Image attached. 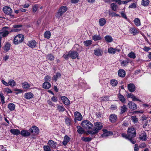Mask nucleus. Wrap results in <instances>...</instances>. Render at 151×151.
Here are the masks:
<instances>
[{
  "label": "nucleus",
  "instance_id": "f257e3e1",
  "mask_svg": "<svg viewBox=\"0 0 151 151\" xmlns=\"http://www.w3.org/2000/svg\"><path fill=\"white\" fill-rule=\"evenodd\" d=\"M31 134H32L30 138L31 139H34L36 138L35 137L39 133V129L36 126L32 127L29 129Z\"/></svg>",
  "mask_w": 151,
  "mask_h": 151
},
{
  "label": "nucleus",
  "instance_id": "f03ea898",
  "mask_svg": "<svg viewBox=\"0 0 151 151\" xmlns=\"http://www.w3.org/2000/svg\"><path fill=\"white\" fill-rule=\"evenodd\" d=\"M127 134L128 135V137L129 138V141L133 142V138L136 136V130L134 128H130L128 129Z\"/></svg>",
  "mask_w": 151,
  "mask_h": 151
},
{
  "label": "nucleus",
  "instance_id": "7ed1b4c3",
  "mask_svg": "<svg viewBox=\"0 0 151 151\" xmlns=\"http://www.w3.org/2000/svg\"><path fill=\"white\" fill-rule=\"evenodd\" d=\"M24 39V36L21 34H19L17 35L14 39V43L15 45H18L22 43Z\"/></svg>",
  "mask_w": 151,
  "mask_h": 151
},
{
  "label": "nucleus",
  "instance_id": "20e7f679",
  "mask_svg": "<svg viewBox=\"0 0 151 151\" xmlns=\"http://www.w3.org/2000/svg\"><path fill=\"white\" fill-rule=\"evenodd\" d=\"M82 127L86 129H90L93 127L92 124L89 121H83L81 123Z\"/></svg>",
  "mask_w": 151,
  "mask_h": 151
},
{
  "label": "nucleus",
  "instance_id": "39448f33",
  "mask_svg": "<svg viewBox=\"0 0 151 151\" xmlns=\"http://www.w3.org/2000/svg\"><path fill=\"white\" fill-rule=\"evenodd\" d=\"M103 126L100 122H96L95 124V127L94 128L93 132L92 134H95L97 133L99 130H101L103 127Z\"/></svg>",
  "mask_w": 151,
  "mask_h": 151
},
{
  "label": "nucleus",
  "instance_id": "423d86ee",
  "mask_svg": "<svg viewBox=\"0 0 151 151\" xmlns=\"http://www.w3.org/2000/svg\"><path fill=\"white\" fill-rule=\"evenodd\" d=\"M67 8L66 6H61L59 9L56 14V16L58 18L61 17L63 14L67 10Z\"/></svg>",
  "mask_w": 151,
  "mask_h": 151
},
{
  "label": "nucleus",
  "instance_id": "0eeeda50",
  "mask_svg": "<svg viewBox=\"0 0 151 151\" xmlns=\"http://www.w3.org/2000/svg\"><path fill=\"white\" fill-rule=\"evenodd\" d=\"M10 29L7 27H4L2 28V32L0 33V35L3 37H5L9 34V31Z\"/></svg>",
  "mask_w": 151,
  "mask_h": 151
},
{
  "label": "nucleus",
  "instance_id": "6e6552de",
  "mask_svg": "<svg viewBox=\"0 0 151 151\" xmlns=\"http://www.w3.org/2000/svg\"><path fill=\"white\" fill-rule=\"evenodd\" d=\"M3 10L5 14L10 15L11 16H13V15L11 14L12 12V10L10 7L7 6H5L3 7Z\"/></svg>",
  "mask_w": 151,
  "mask_h": 151
},
{
  "label": "nucleus",
  "instance_id": "1a4fd4ad",
  "mask_svg": "<svg viewBox=\"0 0 151 151\" xmlns=\"http://www.w3.org/2000/svg\"><path fill=\"white\" fill-rule=\"evenodd\" d=\"M69 55L70 57L73 59H74L78 57L79 54L76 51H69Z\"/></svg>",
  "mask_w": 151,
  "mask_h": 151
},
{
  "label": "nucleus",
  "instance_id": "9d476101",
  "mask_svg": "<svg viewBox=\"0 0 151 151\" xmlns=\"http://www.w3.org/2000/svg\"><path fill=\"white\" fill-rule=\"evenodd\" d=\"M61 99L64 104L66 105H69L70 104V101L68 98L64 96L61 97Z\"/></svg>",
  "mask_w": 151,
  "mask_h": 151
},
{
  "label": "nucleus",
  "instance_id": "9b49d317",
  "mask_svg": "<svg viewBox=\"0 0 151 151\" xmlns=\"http://www.w3.org/2000/svg\"><path fill=\"white\" fill-rule=\"evenodd\" d=\"M128 104L129 108L131 109L135 110L137 108V105L136 104L132 101L129 102Z\"/></svg>",
  "mask_w": 151,
  "mask_h": 151
},
{
  "label": "nucleus",
  "instance_id": "f8f14e48",
  "mask_svg": "<svg viewBox=\"0 0 151 151\" xmlns=\"http://www.w3.org/2000/svg\"><path fill=\"white\" fill-rule=\"evenodd\" d=\"M128 90L131 92L134 91L135 90V86L134 84L130 83L127 86Z\"/></svg>",
  "mask_w": 151,
  "mask_h": 151
},
{
  "label": "nucleus",
  "instance_id": "ddd939ff",
  "mask_svg": "<svg viewBox=\"0 0 151 151\" xmlns=\"http://www.w3.org/2000/svg\"><path fill=\"white\" fill-rule=\"evenodd\" d=\"M120 50L117 49L116 48L110 47L108 49V52L110 54H114L116 52H119Z\"/></svg>",
  "mask_w": 151,
  "mask_h": 151
},
{
  "label": "nucleus",
  "instance_id": "4468645a",
  "mask_svg": "<svg viewBox=\"0 0 151 151\" xmlns=\"http://www.w3.org/2000/svg\"><path fill=\"white\" fill-rule=\"evenodd\" d=\"M75 119L78 121H81L82 119V117L81 114L78 112L76 111L75 113Z\"/></svg>",
  "mask_w": 151,
  "mask_h": 151
},
{
  "label": "nucleus",
  "instance_id": "2eb2a0df",
  "mask_svg": "<svg viewBox=\"0 0 151 151\" xmlns=\"http://www.w3.org/2000/svg\"><path fill=\"white\" fill-rule=\"evenodd\" d=\"M36 43V42L35 40H32L28 42L27 45L30 47L33 48L35 47Z\"/></svg>",
  "mask_w": 151,
  "mask_h": 151
},
{
  "label": "nucleus",
  "instance_id": "dca6fc26",
  "mask_svg": "<svg viewBox=\"0 0 151 151\" xmlns=\"http://www.w3.org/2000/svg\"><path fill=\"white\" fill-rule=\"evenodd\" d=\"M139 138L142 141H145L147 137L146 133L143 132L140 134Z\"/></svg>",
  "mask_w": 151,
  "mask_h": 151
},
{
  "label": "nucleus",
  "instance_id": "f3484780",
  "mask_svg": "<svg viewBox=\"0 0 151 151\" xmlns=\"http://www.w3.org/2000/svg\"><path fill=\"white\" fill-rule=\"evenodd\" d=\"M33 96V94L31 92L25 93L24 95V98L27 99H30L32 98Z\"/></svg>",
  "mask_w": 151,
  "mask_h": 151
},
{
  "label": "nucleus",
  "instance_id": "a211bd4d",
  "mask_svg": "<svg viewBox=\"0 0 151 151\" xmlns=\"http://www.w3.org/2000/svg\"><path fill=\"white\" fill-rule=\"evenodd\" d=\"M117 120L116 116L114 114H111L109 117V120L112 122H115Z\"/></svg>",
  "mask_w": 151,
  "mask_h": 151
},
{
  "label": "nucleus",
  "instance_id": "6ab92c4d",
  "mask_svg": "<svg viewBox=\"0 0 151 151\" xmlns=\"http://www.w3.org/2000/svg\"><path fill=\"white\" fill-rule=\"evenodd\" d=\"M118 74L119 77H124L125 75V71L122 69H120L118 71Z\"/></svg>",
  "mask_w": 151,
  "mask_h": 151
},
{
  "label": "nucleus",
  "instance_id": "aec40b11",
  "mask_svg": "<svg viewBox=\"0 0 151 151\" xmlns=\"http://www.w3.org/2000/svg\"><path fill=\"white\" fill-rule=\"evenodd\" d=\"M51 86V85L47 81L45 82L42 85L43 87L44 88L46 89L49 88Z\"/></svg>",
  "mask_w": 151,
  "mask_h": 151
},
{
  "label": "nucleus",
  "instance_id": "412c9836",
  "mask_svg": "<svg viewBox=\"0 0 151 151\" xmlns=\"http://www.w3.org/2000/svg\"><path fill=\"white\" fill-rule=\"evenodd\" d=\"M94 51L95 55L97 56L102 55V51L99 49H95Z\"/></svg>",
  "mask_w": 151,
  "mask_h": 151
},
{
  "label": "nucleus",
  "instance_id": "4be33fe9",
  "mask_svg": "<svg viewBox=\"0 0 151 151\" xmlns=\"http://www.w3.org/2000/svg\"><path fill=\"white\" fill-rule=\"evenodd\" d=\"M117 96L119 100L121 101L122 103H124L125 101V99L124 97L122 95H121L120 93H119L117 95Z\"/></svg>",
  "mask_w": 151,
  "mask_h": 151
},
{
  "label": "nucleus",
  "instance_id": "5701e85b",
  "mask_svg": "<svg viewBox=\"0 0 151 151\" xmlns=\"http://www.w3.org/2000/svg\"><path fill=\"white\" fill-rule=\"evenodd\" d=\"M129 32L131 33L134 35H135L138 33V31L134 27L131 28L129 29Z\"/></svg>",
  "mask_w": 151,
  "mask_h": 151
},
{
  "label": "nucleus",
  "instance_id": "b1692460",
  "mask_svg": "<svg viewBox=\"0 0 151 151\" xmlns=\"http://www.w3.org/2000/svg\"><path fill=\"white\" fill-rule=\"evenodd\" d=\"M10 44L9 43L7 42L3 47V49L5 51L7 52L10 50Z\"/></svg>",
  "mask_w": 151,
  "mask_h": 151
},
{
  "label": "nucleus",
  "instance_id": "393cba45",
  "mask_svg": "<svg viewBox=\"0 0 151 151\" xmlns=\"http://www.w3.org/2000/svg\"><path fill=\"white\" fill-rule=\"evenodd\" d=\"M21 135L24 137H27L30 135V133L29 132L26 130L22 131L20 133Z\"/></svg>",
  "mask_w": 151,
  "mask_h": 151
},
{
  "label": "nucleus",
  "instance_id": "a878e982",
  "mask_svg": "<svg viewBox=\"0 0 151 151\" xmlns=\"http://www.w3.org/2000/svg\"><path fill=\"white\" fill-rule=\"evenodd\" d=\"M104 131L105 132L102 134L103 137H107L112 134V133L111 132H107V130L104 129Z\"/></svg>",
  "mask_w": 151,
  "mask_h": 151
},
{
  "label": "nucleus",
  "instance_id": "bb28decb",
  "mask_svg": "<svg viewBox=\"0 0 151 151\" xmlns=\"http://www.w3.org/2000/svg\"><path fill=\"white\" fill-rule=\"evenodd\" d=\"M15 105L12 103H9L8 106L9 109L10 111H14L15 109Z\"/></svg>",
  "mask_w": 151,
  "mask_h": 151
},
{
  "label": "nucleus",
  "instance_id": "cd10ccee",
  "mask_svg": "<svg viewBox=\"0 0 151 151\" xmlns=\"http://www.w3.org/2000/svg\"><path fill=\"white\" fill-rule=\"evenodd\" d=\"M99 22L100 25L102 26L106 23V20L105 18H102L100 19Z\"/></svg>",
  "mask_w": 151,
  "mask_h": 151
},
{
  "label": "nucleus",
  "instance_id": "c85d7f7f",
  "mask_svg": "<svg viewBox=\"0 0 151 151\" xmlns=\"http://www.w3.org/2000/svg\"><path fill=\"white\" fill-rule=\"evenodd\" d=\"M11 132L14 135H17L20 133L19 130L17 129H12L10 130Z\"/></svg>",
  "mask_w": 151,
  "mask_h": 151
},
{
  "label": "nucleus",
  "instance_id": "c756f323",
  "mask_svg": "<svg viewBox=\"0 0 151 151\" xmlns=\"http://www.w3.org/2000/svg\"><path fill=\"white\" fill-rule=\"evenodd\" d=\"M77 132L79 134H82L84 132V130H83V128L79 126H77Z\"/></svg>",
  "mask_w": 151,
  "mask_h": 151
},
{
  "label": "nucleus",
  "instance_id": "7c9ffc66",
  "mask_svg": "<svg viewBox=\"0 0 151 151\" xmlns=\"http://www.w3.org/2000/svg\"><path fill=\"white\" fill-rule=\"evenodd\" d=\"M134 22L137 26H139L141 25L140 20L138 18H135L134 20Z\"/></svg>",
  "mask_w": 151,
  "mask_h": 151
},
{
  "label": "nucleus",
  "instance_id": "2f4dec72",
  "mask_svg": "<svg viewBox=\"0 0 151 151\" xmlns=\"http://www.w3.org/2000/svg\"><path fill=\"white\" fill-rule=\"evenodd\" d=\"M106 41L108 42H110L112 41L113 39L111 37L110 35H106L105 37Z\"/></svg>",
  "mask_w": 151,
  "mask_h": 151
},
{
  "label": "nucleus",
  "instance_id": "473e14b6",
  "mask_svg": "<svg viewBox=\"0 0 151 151\" xmlns=\"http://www.w3.org/2000/svg\"><path fill=\"white\" fill-rule=\"evenodd\" d=\"M22 84L23 85L22 87L24 89H28L30 87L29 84L27 82L22 83Z\"/></svg>",
  "mask_w": 151,
  "mask_h": 151
},
{
  "label": "nucleus",
  "instance_id": "72a5a7b5",
  "mask_svg": "<svg viewBox=\"0 0 151 151\" xmlns=\"http://www.w3.org/2000/svg\"><path fill=\"white\" fill-rule=\"evenodd\" d=\"M118 81L115 79H113L111 80L110 83L113 86H116L118 84Z\"/></svg>",
  "mask_w": 151,
  "mask_h": 151
},
{
  "label": "nucleus",
  "instance_id": "f704fd0d",
  "mask_svg": "<svg viewBox=\"0 0 151 151\" xmlns=\"http://www.w3.org/2000/svg\"><path fill=\"white\" fill-rule=\"evenodd\" d=\"M127 109L126 105H124L121 107V114H122L125 112Z\"/></svg>",
  "mask_w": 151,
  "mask_h": 151
},
{
  "label": "nucleus",
  "instance_id": "c9c22d12",
  "mask_svg": "<svg viewBox=\"0 0 151 151\" xmlns=\"http://www.w3.org/2000/svg\"><path fill=\"white\" fill-rule=\"evenodd\" d=\"M57 109L60 112H63L66 110L65 108L63 106L60 105H58Z\"/></svg>",
  "mask_w": 151,
  "mask_h": 151
},
{
  "label": "nucleus",
  "instance_id": "e433bc0d",
  "mask_svg": "<svg viewBox=\"0 0 151 151\" xmlns=\"http://www.w3.org/2000/svg\"><path fill=\"white\" fill-rule=\"evenodd\" d=\"M92 39L94 41H97L101 40V37L99 35H94L92 37Z\"/></svg>",
  "mask_w": 151,
  "mask_h": 151
},
{
  "label": "nucleus",
  "instance_id": "4c0bfd02",
  "mask_svg": "<svg viewBox=\"0 0 151 151\" xmlns=\"http://www.w3.org/2000/svg\"><path fill=\"white\" fill-rule=\"evenodd\" d=\"M61 75L60 73H57L55 75H54L53 77V79L56 81L57 80L58 78L60 77Z\"/></svg>",
  "mask_w": 151,
  "mask_h": 151
},
{
  "label": "nucleus",
  "instance_id": "58836bf2",
  "mask_svg": "<svg viewBox=\"0 0 151 151\" xmlns=\"http://www.w3.org/2000/svg\"><path fill=\"white\" fill-rule=\"evenodd\" d=\"M51 33L49 31H46L44 33V37L47 39H49Z\"/></svg>",
  "mask_w": 151,
  "mask_h": 151
},
{
  "label": "nucleus",
  "instance_id": "ea45409f",
  "mask_svg": "<svg viewBox=\"0 0 151 151\" xmlns=\"http://www.w3.org/2000/svg\"><path fill=\"white\" fill-rule=\"evenodd\" d=\"M54 56L52 55L51 54H50L47 55V58L50 60V61H52L54 59Z\"/></svg>",
  "mask_w": 151,
  "mask_h": 151
},
{
  "label": "nucleus",
  "instance_id": "a19ab883",
  "mask_svg": "<svg viewBox=\"0 0 151 151\" xmlns=\"http://www.w3.org/2000/svg\"><path fill=\"white\" fill-rule=\"evenodd\" d=\"M111 8L113 10L116 11L117 9V6L116 3H113L111 5Z\"/></svg>",
  "mask_w": 151,
  "mask_h": 151
},
{
  "label": "nucleus",
  "instance_id": "79ce46f5",
  "mask_svg": "<svg viewBox=\"0 0 151 151\" xmlns=\"http://www.w3.org/2000/svg\"><path fill=\"white\" fill-rule=\"evenodd\" d=\"M8 84L10 86L13 87L14 86L16 85L15 82L13 80H9L8 81Z\"/></svg>",
  "mask_w": 151,
  "mask_h": 151
},
{
  "label": "nucleus",
  "instance_id": "37998d69",
  "mask_svg": "<svg viewBox=\"0 0 151 151\" xmlns=\"http://www.w3.org/2000/svg\"><path fill=\"white\" fill-rule=\"evenodd\" d=\"M128 56L131 58L134 59L136 57L135 54L134 52H131L128 54Z\"/></svg>",
  "mask_w": 151,
  "mask_h": 151
},
{
  "label": "nucleus",
  "instance_id": "c03bdc74",
  "mask_svg": "<svg viewBox=\"0 0 151 151\" xmlns=\"http://www.w3.org/2000/svg\"><path fill=\"white\" fill-rule=\"evenodd\" d=\"M92 41L91 40H89L84 41L83 42V43L84 44V45L85 46L87 47L90 45L92 44Z\"/></svg>",
  "mask_w": 151,
  "mask_h": 151
},
{
  "label": "nucleus",
  "instance_id": "a18cd8bd",
  "mask_svg": "<svg viewBox=\"0 0 151 151\" xmlns=\"http://www.w3.org/2000/svg\"><path fill=\"white\" fill-rule=\"evenodd\" d=\"M149 0H142V5L144 6H147L149 4Z\"/></svg>",
  "mask_w": 151,
  "mask_h": 151
},
{
  "label": "nucleus",
  "instance_id": "49530a36",
  "mask_svg": "<svg viewBox=\"0 0 151 151\" xmlns=\"http://www.w3.org/2000/svg\"><path fill=\"white\" fill-rule=\"evenodd\" d=\"M91 138L89 137H83L81 138L82 140L85 142H89L91 140Z\"/></svg>",
  "mask_w": 151,
  "mask_h": 151
},
{
  "label": "nucleus",
  "instance_id": "de8ad7c7",
  "mask_svg": "<svg viewBox=\"0 0 151 151\" xmlns=\"http://www.w3.org/2000/svg\"><path fill=\"white\" fill-rule=\"evenodd\" d=\"M48 143L50 146L53 148H55L56 147V143L55 142H48Z\"/></svg>",
  "mask_w": 151,
  "mask_h": 151
},
{
  "label": "nucleus",
  "instance_id": "09e8293b",
  "mask_svg": "<svg viewBox=\"0 0 151 151\" xmlns=\"http://www.w3.org/2000/svg\"><path fill=\"white\" fill-rule=\"evenodd\" d=\"M132 120L134 123H137L138 121V119L136 117V116H132L131 117Z\"/></svg>",
  "mask_w": 151,
  "mask_h": 151
},
{
  "label": "nucleus",
  "instance_id": "8fccbe9b",
  "mask_svg": "<svg viewBox=\"0 0 151 151\" xmlns=\"http://www.w3.org/2000/svg\"><path fill=\"white\" fill-rule=\"evenodd\" d=\"M128 62L127 60H124L121 62V65L123 66H126L128 64Z\"/></svg>",
  "mask_w": 151,
  "mask_h": 151
},
{
  "label": "nucleus",
  "instance_id": "3c124183",
  "mask_svg": "<svg viewBox=\"0 0 151 151\" xmlns=\"http://www.w3.org/2000/svg\"><path fill=\"white\" fill-rule=\"evenodd\" d=\"M109 14L112 16V17H115V16H119L116 14L114 12H111L110 11H109Z\"/></svg>",
  "mask_w": 151,
  "mask_h": 151
},
{
  "label": "nucleus",
  "instance_id": "603ef678",
  "mask_svg": "<svg viewBox=\"0 0 151 151\" xmlns=\"http://www.w3.org/2000/svg\"><path fill=\"white\" fill-rule=\"evenodd\" d=\"M70 139L67 135H65L64 137V140L63 142H69L70 141Z\"/></svg>",
  "mask_w": 151,
  "mask_h": 151
},
{
  "label": "nucleus",
  "instance_id": "864d4df0",
  "mask_svg": "<svg viewBox=\"0 0 151 151\" xmlns=\"http://www.w3.org/2000/svg\"><path fill=\"white\" fill-rule=\"evenodd\" d=\"M45 80L46 81H50L51 80V78L50 76L47 75L45 77Z\"/></svg>",
  "mask_w": 151,
  "mask_h": 151
},
{
  "label": "nucleus",
  "instance_id": "5fc2aeb1",
  "mask_svg": "<svg viewBox=\"0 0 151 151\" xmlns=\"http://www.w3.org/2000/svg\"><path fill=\"white\" fill-rule=\"evenodd\" d=\"M63 57L65 60H67L68 58L70 57V55H69V51L68 52V54H65L63 55Z\"/></svg>",
  "mask_w": 151,
  "mask_h": 151
},
{
  "label": "nucleus",
  "instance_id": "6e6d98bb",
  "mask_svg": "<svg viewBox=\"0 0 151 151\" xmlns=\"http://www.w3.org/2000/svg\"><path fill=\"white\" fill-rule=\"evenodd\" d=\"M121 15L122 16V17L124 18V19H126L128 21H129V19L127 18V17L126 16V15L123 12H122L121 13Z\"/></svg>",
  "mask_w": 151,
  "mask_h": 151
},
{
  "label": "nucleus",
  "instance_id": "4d7b16f0",
  "mask_svg": "<svg viewBox=\"0 0 151 151\" xmlns=\"http://www.w3.org/2000/svg\"><path fill=\"white\" fill-rule=\"evenodd\" d=\"M101 99V100L103 101H108L109 99V97L107 96L102 97Z\"/></svg>",
  "mask_w": 151,
  "mask_h": 151
},
{
  "label": "nucleus",
  "instance_id": "13d9d810",
  "mask_svg": "<svg viewBox=\"0 0 151 151\" xmlns=\"http://www.w3.org/2000/svg\"><path fill=\"white\" fill-rule=\"evenodd\" d=\"M43 148L45 151H51L50 150V148L49 146H44Z\"/></svg>",
  "mask_w": 151,
  "mask_h": 151
},
{
  "label": "nucleus",
  "instance_id": "bf43d9fd",
  "mask_svg": "<svg viewBox=\"0 0 151 151\" xmlns=\"http://www.w3.org/2000/svg\"><path fill=\"white\" fill-rule=\"evenodd\" d=\"M122 136L123 137H124L126 139H127L129 140V138L128 137V134H126L122 133Z\"/></svg>",
  "mask_w": 151,
  "mask_h": 151
},
{
  "label": "nucleus",
  "instance_id": "052dcab7",
  "mask_svg": "<svg viewBox=\"0 0 151 151\" xmlns=\"http://www.w3.org/2000/svg\"><path fill=\"white\" fill-rule=\"evenodd\" d=\"M22 27L21 24H14L13 25V27L14 28H19Z\"/></svg>",
  "mask_w": 151,
  "mask_h": 151
},
{
  "label": "nucleus",
  "instance_id": "680f3d73",
  "mask_svg": "<svg viewBox=\"0 0 151 151\" xmlns=\"http://www.w3.org/2000/svg\"><path fill=\"white\" fill-rule=\"evenodd\" d=\"M33 12H35L38 9V6H37L35 5L33 7Z\"/></svg>",
  "mask_w": 151,
  "mask_h": 151
},
{
  "label": "nucleus",
  "instance_id": "e2e57ef3",
  "mask_svg": "<svg viewBox=\"0 0 151 151\" xmlns=\"http://www.w3.org/2000/svg\"><path fill=\"white\" fill-rule=\"evenodd\" d=\"M66 124L68 125H70V121L68 118H67L65 120Z\"/></svg>",
  "mask_w": 151,
  "mask_h": 151
},
{
  "label": "nucleus",
  "instance_id": "0e129e2a",
  "mask_svg": "<svg viewBox=\"0 0 151 151\" xmlns=\"http://www.w3.org/2000/svg\"><path fill=\"white\" fill-rule=\"evenodd\" d=\"M150 49V47H147L146 46H145L144 47V48L143 49V50L147 52Z\"/></svg>",
  "mask_w": 151,
  "mask_h": 151
},
{
  "label": "nucleus",
  "instance_id": "69168bd1",
  "mask_svg": "<svg viewBox=\"0 0 151 151\" xmlns=\"http://www.w3.org/2000/svg\"><path fill=\"white\" fill-rule=\"evenodd\" d=\"M138 145L137 144H135L134 150V151H138L139 150Z\"/></svg>",
  "mask_w": 151,
  "mask_h": 151
},
{
  "label": "nucleus",
  "instance_id": "338daca9",
  "mask_svg": "<svg viewBox=\"0 0 151 151\" xmlns=\"http://www.w3.org/2000/svg\"><path fill=\"white\" fill-rule=\"evenodd\" d=\"M134 95L132 93H129L127 95V97L129 98H130L132 99L133 98L134 96Z\"/></svg>",
  "mask_w": 151,
  "mask_h": 151
},
{
  "label": "nucleus",
  "instance_id": "774afa93",
  "mask_svg": "<svg viewBox=\"0 0 151 151\" xmlns=\"http://www.w3.org/2000/svg\"><path fill=\"white\" fill-rule=\"evenodd\" d=\"M136 7V4L134 3H133L132 4H131V5H130L129 6V8H135Z\"/></svg>",
  "mask_w": 151,
  "mask_h": 151
}]
</instances>
